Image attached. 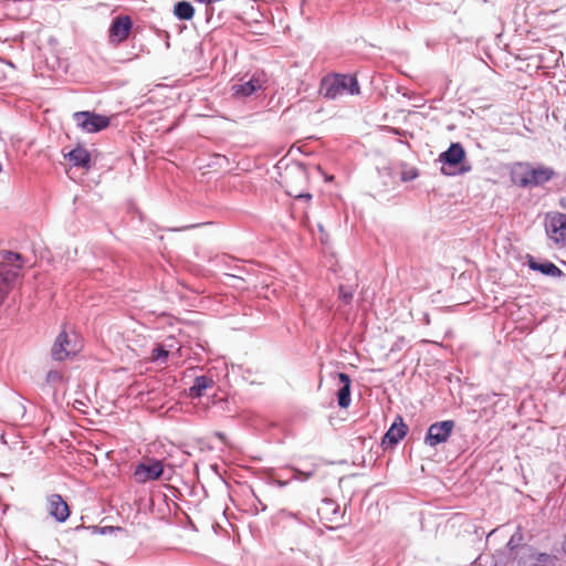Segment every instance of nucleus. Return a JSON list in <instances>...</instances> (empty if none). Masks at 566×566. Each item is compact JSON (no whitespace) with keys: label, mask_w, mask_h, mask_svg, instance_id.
<instances>
[{"label":"nucleus","mask_w":566,"mask_h":566,"mask_svg":"<svg viewBox=\"0 0 566 566\" xmlns=\"http://www.w3.org/2000/svg\"><path fill=\"white\" fill-rule=\"evenodd\" d=\"M344 93L352 96L360 94V85L356 75L333 73L321 80L319 94L324 98L334 101Z\"/></svg>","instance_id":"1"},{"label":"nucleus","mask_w":566,"mask_h":566,"mask_svg":"<svg viewBox=\"0 0 566 566\" xmlns=\"http://www.w3.org/2000/svg\"><path fill=\"white\" fill-rule=\"evenodd\" d=\"M438 161L441 164V174L449 177L464 175L472 169L471 165L467 161L465 148L460 142H452L439 155Z\"/></svg>","instance_id":"2"},{"label":"nucleus","mask_w":566,"mask_h":566,"mask_svg":"<svg viewBox=\"0 0 566 566\" xmlns=\"http://www.w3.org/2000/svg\"><path fill=\"white\" fill-rule=\"evenodd\" d=\"M2 254L3 262L0 263V305L3 304L8 294L13 289L14 281L19 276V271L22 264H14L15 262H22L23 256L21 253L3 250Z\"/></svg>","instance_id":"3"},{"label":"nucleus","mask_w":566,"mask_h":566,"mask_svg":"<svg viewBox=\"0 0 566 566\" xmlns=\"http://www.w3.org/2000/svg\"><path fill=\"white\" fill-rule=\"evenodd\" d=\"M76 125L85 133L95 134L111 125V118L94 111H78L73 114Z\"/></svg>","instance_id":"4"},{"label":"nucleus","mask_w":566,"mask_h":566,"mask_svg":"<svg viewBox=\"0 0 566 566\" xmlns=\"http://www.w3.org/2000/svg\"><path fill=\"white\" fill-rule=\"evenodd\" d=\"M134 29V22L128 14L115 15L107 30L108 43L112 46H118L124 43L130 35Z\"/></svg>","instance_id":"5"},{"label":"nucleus","mask_w":566,"mask_h":566,"mask_svg":"<svg viewBox=\"0 0 566 566\" xmlns=\"http://www.w3.org/2000/svg\"><path fill=\"white\" fill-rule=\"evenodd\" d=\"M165 471L164 462L156 458H147L138 462L134 469V478L137 483L145 484L159 480Z\"/></svg>","instance_id":"6"},{"label":"nucleus","mask_w":566,"mask_h":566,"mask_svg":"<svg viewBox=\"0 0 566 566\" xmlns=\"http://www.w3.org/2000/svg\"><path fill=\"white\" fill-rule=\"evenodd\" d=\"M454 427L455 422L451 419L431 423L424 434V444L431 448H436L442 443H446L451 437Z\"/></svg>","instance_id":"7"},{"label":"nucleus","mask_w":566,"mask_h":566,"mask_svg":"<svg viewBox=\"0 0 566 566\" xmlns=\"http://www.w3.org/2000/svg\"><path fill=\"white\" fill-rule=\"evenodd\" d=\"M409 427L401 415H397L380 439L384 451L394 450L408 434Z\"/></svg>","instance_id":"8"},{"label":"nucleus","mask_w":566,"mask_h":566,"mask_svg":"<svg viewBox=\"0 0 566 566\" xmlns=\"http://www.w3.org/2000/svg\"><path fill=\"white\" fill-rule=\"evenodd\" d=\"M545 231L555 243H564L566 240V213L557 211L547 213Z\"/></svg>","instance_id":"9"},{"label":"nucleus","mask_w":566,"mask_h":566,"mask_svg":"<svg viewBox=\"0 0 566 566\" xmlns=\"http://www.w3.org/2000/svg\"><path fill=\"white\" fill-rule=\"evenodd\" d=\"M524 265L531 271L538 272L547 277L562 279L565 276V273L551 260L536 258L530 253L525 255Z\"/></svg>","instance_id":"10"},{"label":"nucleus","mask_w":566,"mask_h":566,"mask_svg":"<svg viewBox=\"0 0 566 566\" xmlns=\"http://www.w3.org/2000/svg\"><path fill=\"white\" fill-rule=\"evenodd\" d=\"M266 82V74L264 71H255L253 75L240 84H234L231 87L232 95L239 98L250 97L263 88Z\"/></svg>","instance_id":"11"},{"label":"nucleus","mask_w":566,"mask_h":566,"mask_svg":"<svg viewBox=\"0 0 566 566\" xmlns=\"http://www.w3.org/2000/svg\"><path fill=\"white\" fill-rule=\"evenodd\" d=\"M80 350L76 343H72L69 334L62 331L55 338L52 348L51 357L53 360L63 361L72 356H75Z\"/></svg>","instance_id":"12"},{"label":"nucleus","mask_w":566,"mask_h":566,"mask_svg":"<svg viewBox=\"0 0 566 566\" xmlns=\"http://www.w3.org/2000/svg\"><path fill=\"white\" fill-rule=\"evenodd\" d=\"M524 535L522 532V526L517 525L515 532L511 535L510 539L506 543V548L509 551V559H522L526 556L528 552L532 551V546L527 544H523Z\"/></svg>","instance_id":"13"},{"label":"nucleus","mask_w":566,"mask_h":566,"mask_svg":"<svg viewBox=\"0 0 566 566\" xmlns=\"http://www.w3.org/2000/svg\"><path fill=\"white\" fill-rule=\"evenodd\" d=\"M64 159L73 167L84 170H90L94 166L92 154L80 143L69 153L64 154Z\"/></svg>","instance_id":"14"},{"label":"nucleus","mask_w":566,"mask_h":566,"mask_svg":"<svg viewBox=\"0 0 566 566\" xmlns=\"http://www.w3.org/2000/svg\"><path fill=\"white\" fill-rule=\"evenodd\" d=\"M535 0H517L513 10V19L516 24L530 23L539 13Z\"/></svg>","instance_id":"15"},{"label":"nucleus","mask_w":566,"mask_h":566,"mask_svg":"<svg viewBox=\"0 0 566 566\" xmlns=\"http://www.w3.org/2000/svg\"><path fill=\"white\" fill-rule=\"evenodd\" d=\"M49 514L59 523H64L71 515V510L61 494H51L48 499Z\"/></svg>","instance_id":"16"},{"label":"nucleus","mask_w":566,"mask_h":566,"mask_svg":"<svg viewBox=\"0 0 566 566\" xmlns=\"http://www.w3.org/2000/svg\"><path fill=\"white\" fill-rule=\"evenodd\" d=\"M527 167L531 169V188L542 187L557 176L556 170L548 166L541 164L533 165L528 163Z\"/></svg>","instance_id":"17"},{"label":"nucleus","mask_w":566,"mask_h":566,"mask_svg":"<svg viewBox=\"0 0 566 566\" xmlns=\"http://www.w3.org/2000/svg\"><path fill=\"white\" fill-rule=\"evenodd\" d=\"M340 387L336 391L337 405L340 409H347L352 403V378L348 374L337 373Z\"/></svg>","instance_id":"18"},{"label":"nucleus","mask_w":566,"mask_h":566,"mask_svg":"<svg viewBox=\"0 0 566 566\" xmlns=\"http://www.w3.org/2000/svg\"><path fill=\"white\" fill-rule=\"evenodd\" d=\"M214 385V380L212 376L209 375H199L193 379L192 385L188 389V397L191 399L201 398L208 388H211Z\"/></svg>","instance_id":"19"},{"label":"nucleus","mask_w":566,"mask_h":566,"mask_svg":"<svg viewBox=\"0 0 566 566\" xmlns=\"http://www.w3.org/2000/svg\"><path fill=\"white\" fill-rule=\"evenodd\" d=\"M172 13L179 21H190L195 17L196 9L191 2L180 0L174 4Z\"/></svg>","instance_id":"20"},{"label":"nucleus","mask_w":566,"mask_h":566,"mask_svg":"<svg viewBox=\"0 0 566 566\" xmlns=\"http://www.w3.org/2000/svg\"><path fill=\"white\" fill-rule=\"evenodd\" d=\"M527 164L528 163H520L518 167L521 168V171L513 170L511 174L513 184L520 188H531V169L527 167Z\"/></svg>","instance_id":"21"},{"label":"nucleus","mask_w":566,"mask_h":566,"mask_svg":"<svg viewBox=\"0 0 566 566\" xmlns=\"http://www.w3.org/2000/svg\"><path fill=\"white\" fill-rule=\"evenodd\" d=\"M338 298L342 301L344 305H349L353 302L355 286L347 284H339L337 287Z\"/></svg>","instance_id":"22"},{"label":"nucleus","mask_w":566,"mask_h":566,"mask_svg":"<svg viewBox=\"0 0 566 566\" xmlns=\"http://www.w3.org/2000/svg\"><path fill=\"white\" fill-rule=\"evenodd\" d=\"M169 357V350L163 344H156L151 349L150 359L154 363H166Z\"/></svg>","instance_id":"23"},{"label":"nucleus","mask_w":566,"mask_h":566,"mask_svg":"<svg viewBox=\"0 0 566 566\" xmlns=\"http://www.w3.org/2000/svg\"><path fill=\"white\" fill-rule=\"evenodd\" d=\"M532 560H534L533 563H536L538 565H545L547 566V563L551 562L552 557L549 554L547 553H539V552H535L533 548L531 552H528L526 554Z\"/></svg>","instance_id":"24"},{"label":"nucleus","mask_w":566,"mask_h":566,"mask_svg":"<svg viewBox=\"0 0 566 566\" xmlns=\"http://www.w3.org/2000/svg\"><path fill=\"white\" fill-rule=\"evenodd\" d=\"M289 469L292 470V472H293L292 479L301 481V482L310 480L314 475V473H315L314 470H312V471H303V470H301V469H298V468H296L294 465H290Z\"/></svg>","instance_id":"25"},{"label":"nucleus","mask_w":566,"mask_h":566,"mask_svg":"<svg viewBox=\"0 0 566 566\" xmlns=\"http://www.w3.org/2000/svg\"><path fill=\"white\" fill-rule=\"evenodd\" d=\"M117 533L127 534V531H126V528H124L122 526H113V525L101 526V530H98L99 535H112V534H117Z\"/></svg>","instance_id":"26"},{"label":"nucleus","mask_w":566,"mask_h":566,"mask_svg":"<svg viewBox=\"0 0 566 566\" xmlns=\"http://www.w3.org/2000/svg\"><path fill=\"white\" fill-rule=\"evenodd\" d=\"M322 503L331 515H337L339 513V505L333 499L325 497L322 500Z\"/></svg>","instance_id":"27"},{"label":"nucleus","mask_w":566,"mask_h":566,"mask_svg":"<svg viewBox=\"0 0 566 566\" xmlns=\"http://www.w3.org/2000/svg\"><path fill=\"white\" fill-rule=\"evenodd\" d=\"M62 380H63L62 373H60L55 369H51L46 373V376H45L46 384H56V382H61Z\"/></svg>","instance_id":"28"},{"label":"nucleus","mask_w":566,"mask_h":566,"mask_svg":"<svg viewBox=\"0 0 566 566\" xmlns=\"http://www.w3.org/2000/svg\"><path fill=\"white\" fill-rule=\"evenodd\" d=\"M419 176V172L416 168H411L409 170H405L401 174V180L402 181H411L416 179Z\"/></svg>","instance_id":"29"},{"label":"nucleus","mask_w":566,"mask_h":566,"mask_svg":"<svg viewBox=\"0 0 566 566\" xmlns=\"http://www.w3.org/2000/svg\"><path fill=\"white\" fill-rule=\"evenodd\" d=\"M82 530H87V531H90L92 534H98V530H101V526H98V525H88V526H85V525L81 524V525H78V526H76V527L74 528V531H75V532H80V531H82Z\"/></svg>","instance_id":"30"},{"label":"nucleus","mask_w":566,"mask_h":566,"mask_svg":"<svg viewBox=\"0 0 566 566\" xmlns=\"http://www.w3.org/2000/svg\"><path fill=\"white\" fill-rule=\"evenodd\" d=\"M295 199L297 200H311L312 199V193L310 192H300L298 195L295 196Z\"/></svg>","instance_id":"31"},{"label":"nucleus","mask_w":566,"mask_h":566,"mask_svg":"<svg viewBox=\"0 0 566 566\" xmlns=\"http://www.w3.org/2000/svg\"><path fill=\"white\" fill-rule=\"evenodd\" d=\"M50 566H67V564L59 559H52Z\"/></svg>","instance_id":"32"},{"label":"nucleus","mask_w":566,"mask_h":566,"mask_svg":"<svg viewBox=\"0 0 566 566\" xmlns=\"http://www.w3.org/2000/svg\"><path fill=\"white\" fill-rule=\"evenodd\" d=\"M275 484H276L279 488H285V486L289 484V481H287V480H285V481L276 480V481H275Z\"/></svg>","instance_id":"33"},{"label":"nucleus","mask_w":566,"mask_h":566,"mask_svg":"<svg viewBox=\"0 0 566 566\" xmlns=\"http://www.w3.org/2000/svg\"><path fill=\"white\" fill-rule=\"evenodd\" d=\"M214 158H216L217 160H224V161H227V163H228L227 157H226V156H223V155L217 154V155H214ZM216 164H219V161H217Z\"/></svg>","instance_id":"34"},{"label":"nucleus","mask_w":566,"mask_h":566,"mask_svg":"<svg viewBox=\"0 0 566 566\" xmlns=\"http://www.w3.org/2000/svg\"><path fill=\"white\" fill-rule=\"evenodd\" d=\"M559 207L566 209V197H562L559 199Z\"/></svg>","instance_id":"35"},{"label":"nucleus","mask_w":566,"mask_h":566,"mask_svg":"<svg viewBox=\"0 0 566 566\" xmlns=\"http://www.w3.org/2000/svg\"><path fill=\"white\" fill-rule=\"evenodd\" d=\"M216 437L218 439H220L221 441L226 440V434L223 432H220V431L216 432Z\"/></svg>","instance_id":"36"},{"label":"nucleus","mask_w":566,"mask_h":566,"mask_svg":"<svg viewBox=\"0 0 566 566\" xmlns=\"http://www.w3.org/2000/svg\"><path fill=\"white\" fill-rule=\"evenodd\" d=\"M562 548H563L564 554L566 555V535H565V539L563 542Z\"/></svg>","instance_id":"37"},{"label":"nucleus","mask_w":566,"mask_h":566,"mask_svg":"<svg viewBox=\"0 0 566 566\" xmlns=\"http://www.w3.org/2000/svg\"><path fill=\"white\" fill-rule=\"evenodd\" d=\"M297 169L300 172L304 174V166L302 164H297Z\"/></svg>","instance_id":"38"},{"label":"nucleus","mask_w":566,"mask_h":566,"mask_svg":"<svg viewBox=\"0 0 566 566\" xmlns=\"http://www.w3.org/2000/svg\"><path fill=\"white\" fill-rule=\"evenodd\" d=\"M396 349H400L397 343L391 347L390 352H395Z\"/></svg>","instance_id":"39"},{"label":"nucleus","mask_w":566,"mask_h":566,"mask_svg":"<svg viewBox=\"0 0 566 566\" xmlns=\"http://www.w3.org/2000/svg\"><path fill=\"white\" fill-rule=\"evenodd\" d=\"M10 476L9 473H0V478H4V479H8Z\"/></svg>","instance_id":"40"},{"label":"nucleus","mask_w":566,"mask_h":566,"mask_svg":"<svg viewBox=\"0 0 566 566\" xmlns=\"http://www.w3.org/2000/svg\"><path fill=\"white\" fill-rule=\"evenodd\" d=\"M499 530H500V527H497V528H495V530L491 531V532L489 533V535H488V536H489V537H490V536H492V535H493L494 533H496Z\"/></svg>","instance_id":"41"},{"label":"nucleus","mask_w":566,"mask_h":566,"mask_svg":"<svg viewBox=\"0 0 566 566\" xmlns=\"http://www.w3.org/2000/svg\"><path fill=\"white\" fill-rule=\"evenodd\" d=\"M317 228H318V231H319V232H324V227H323V224L318 223Z\"/></svg>","instance_id":"42"},{"label":"nucleus","mask_w":566,"mask_h":566,"mask_svg":"<svg viewBox=\"0 0 566 566\" xmlns=\"http://www.w3.org/2000/svg\"><path fill=\"white\" fill-rule=\"evenodd\" d=\"M259 503L261 504L262 506V511H265L266 510V505H264L260 500H259Z\"/></svg>","instance_id":"43"},{"label":"nucleus","mask_w":566,"mask_h":566,"mask_svg":"<svg viewBox=\"0 0 566 566\" xmlns=\"http://www.w3.org/2000/svg\"><path fill=\"white\" fill-rule=\"evenodd\" d=\"M332 179H333V177H332V176H326V177H325V181H331Z\"/></svg>","instance_id":"44"},{"label":"nucleus","mask_w":566,"mask_h":566,"mask_svg":"<svg viewBox=\"0 0 566 566\" xmlns=\"http://www.w3.org/2000/svg\"><path fill=\"white\" fill-rule=\"evenodd\" d=\"M237 270L241 273V272H244V269L243 268H240L238 266Z\"/></svg>","instance_id":"45"},{"label":"nucleus","mask_w":566,"mask_h":566,"mask_svg":"<svg viewBox=\"0 0 566 566\" xmlns=\"http://www.w3.org/2000/svg\"><path fill=\"white\" fill-rule=\"evenodd\" d=\"M231 277H240L238 274H229Z\"/></svg>","instance_id":"46"},{"label":"nucleus","mask_w":566,"mask_h":566,"mask_svg":"<svg viewBox=\"0 0 566 566\" xmlns=\"http://www.w3.org/2000/svg\"><path fill=\"white\" fill-rule=\"evenodd\" d=\"M20 409H22L23 413L25 412V407L24 406H20Z\"/></svg>","instance_id":"47"}]
</instances>
